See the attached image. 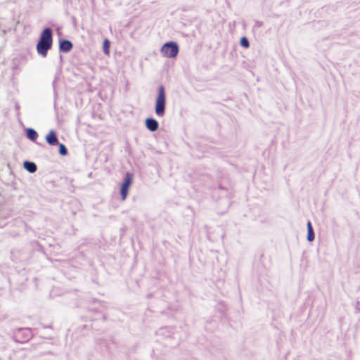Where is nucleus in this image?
Segmentation results:
<instances>
[{
	"label": "nucleus",
	"instance_id": "ddd939ff",
	"mask_svg": "<svg viewBox=\"0 0 360 360\" xmlns=\"http://www.w3.org/2000/svg\"><path fill=\"white\" fill-rule=\"evenodd\" d=\"M240 45L243 47L248 48L249 46V42L248 40L245 37H243L240 39Z\"/></svg>",
	"mask_w": 360,
	"mask_h": 360
},
{
	"label": "nucleus",
	"instance_id": "423d86ee",
	"mask_svg": "<svg viewBox=\"0 0 360 360\" xmlns=\"http://www.w3.org/2000/svg\"><path fill=\"white\" fill-rule=\"evenodd\" d=\"M46 141L51 146H56L58 144V138L55 131H49V134L46 136Z\"/></svg>",
	"mask_w": 360,
	"mask_h": 360
},
{
	"label": "nucleus",
	"instance_id": "7ed1b4c3",
	"mask_svg": "<svg viewBox=\"0 0 360 360\" xmlns=\"http://www.w3.org/2000/svg\"><path fill=\"white\" fill-rule=\"evenodd\" d=\"M166 107V95L165 88L160 86L155 103V113L158 117H163Z\"/></svg>",
	"mask_w": 360,
	"mask_h": 360
},
{
	"label": "nucleus",
	"instance_id": "20e7f679",
	"mask_svg": "<svg viewBox=\"0 0 360 360\" xmlns=\"http://www.w3.org/2000/svg\"><path fill=\"white\" fill-rule=\"evenodd\" d=\"M132 181H133L132 175L127 174L120 186V194H121L122 200H126L127 195H128V191H129V187L131 186V185L132 184Z\"/></svg>",
	"mask_w": 360,
	"mask_h": 360
},
{
	"label": "nucleus",
	"instance_id": "39448f33",
	"mask_svg": "<svg viewBox=\"0 0 360 360\" xmlns=\"http://www.w3.org/2000/svg\"><path fill=\"white\" fill-rule=\"evenodd\" d=\"M145 125L146 127L150 131H155L159 127V124L156 120L151 117H148L145 120Z\"/></svg>",
	"mask_w": 360,
	"mask_h": 360
},
{
	"label": "nucleus",
	"instance_id": "9b49d317",
	"mask_svg": "<svg viewBox=\"0 0 360 360\" xmlns=\"http://www.w3.org/2000/svg\"><path fill=\"white\" fill-rule=\"evenodd\" d=\"M103 49L104 53L107 56H109V54H110V42L108 39H105L103 41Z\"/></svg>",
	"mask_w": 360,
	"mask_h": 360
},
{
	"label": "nucleus",
	"instance_id": "f257e3e1",
	"mask_svg": "<svg viewBox=\"0 0 360 360\" xmlns=\"http://www.w3.org/2000/svg\"><path fill=\"white\" fill-rule=\"evenodd\" d=\"M53 44L52 31L50 28L44 29L40 34L39 40L36 45L37 53L46 57L48 51L51 48Z\"/></svg>",
	"mask_w": 360,
	"mask_h": 360
},
{
	"label": "nucleus",
	"instance_id": "9d476101",
	"mask_svg": "<svg viewBox=\"0 0 360 360\" xmlns=\"http://www.w3.org/2000/svg\"><path fill=\"white\" fill-rule=\"evenodd\" d=\"M27 136L32 141H35L38 136L37 131L32 128L27 129Z\"/></svg>",
	"mask_w": 360,
	"mask_h": 360
},
{
	"label": "nucleus",
	"instance_id": "f8f14e48",
	"mask_svg": "<svg viewBox=\"0 0 360 360\" xmlns=\"http://www.w3.org/2000/svg\"><path fill=\"white\" fill-rule=\"evenodd\" d=\"M59 153L61 155H67V150L65 146L63 144H60L59 146Z\"/></svg>",
	"mask_w": 360,
	"mask_h": 360
},
{
	"label": "nucleus",
	"instance_id": "6e6552de",
	"mask_svg": "<svg viewBox=\"0 0 360 360\" xmlns=\"http://www.w3.org/2000/svg\"><path fill=\"white\" fill-rule=\"evenodd\" d=\"M24 168L30 173H34L37 170V166L34 162L25 161L23 163Z\"/></svg>",
	"mask_w": 360,
	"mask_h": 360
},
{
	"label": "nucleus",
	"instance_id": "1a4fd4ad",
	"mask_svg": "<svg viewBox=\"0 0 360 360\" xmlns=\"http://www.w3.org/2000/svg\"><path fill=\"white\" fill-rule=\"evenodd\" d=\"M307 240L309 242H311L314 240V234L312 229V226L310 221H308L307 224Z\"/></svg>",
	"mask_w": 360,
	"mask_h": 360
},
{
	"label": "nucleus",
	"instance_id": "0eeeda50",
	"mask_svg": "<svg viewBox=\"0 0 360 360\" xmlns=\"http://www.w3.org/2000/svg\"><path fill=\"white\" fill-rule=\"evenodd\" d=\"M59 48L61 51L68 52L72 48V44L69 40L63 39L60 41Z\"/></svg>",
	"mask_w": 360,
	"mask_h": 360
},
{
	"label": "nucleus",
	"instance_id": "f03ea898",
	"mask_svg": "<svg viewBox=\"0 0 360 360\" xmlns=\"http://www.w3.org/2000/svg\"><path fill=\"white\" fill-rule=\"evenodd\" d=\"M179 51L178 44L174 41H169L162 44L160 49V54L165 59L175 58Z\"/></svg>",
	"mask_w": 360,
	"mask_h": 360
}]
</instances>
